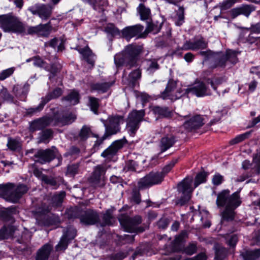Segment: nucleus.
<instances>
[{
    "label": "nucleus",
    "mask_w": 260,
    "mask_h": 260,
    "mask_svg": "<svg viewBox=\"0 0 260 260\" xmlns=\"http://www.w3.org/2000/svg\"><path fill=\"white\" fill-rule=\"evenodd\" d=\"M242 203L240 198L239 192L236 191L232 195L230 194L229 190H224L218 194L216 204L218 207H224L225 210L222 212V218L228 220L234 218L236 208Z\"/></svg>",
    "instance_id": "1"
},
{
    "label": "nucleus",
    "mask_w": 260,
    "mask_h": 260,
    "mask_svg": "<svg viewBox=\"0 0 260 260\" xmlns=\"http://www.w3.org/2000/svg\"><path fill=\"white\" fill-rule=\"evenodd\" d=\"M0 27L4 32L18 34L26 30L24 24L12 13L0 15Z\"/></svg>",
    "instance_id": "2"
},
{
    "label": "nucleus",
    "mask_w": 260,
    "mask_h": 260,
    "mask_svg": "<svg viewBox=\"0 0 260 260\" xmlns=\"http://www.w3.org/2000/svg\"><path fill=\"white\" fill-rule=\"evenodd\" d=\"M177 162V159L172 160L166 165L161 172H151L141 178L138 182L139 187L143 188L160 183Z\"/></svg>",
    "instance_id": "3"
},
{
    "label": "nucleus",
    "mask_w": 260,
    "mask_h": 260,
    "mask_svg": "<svg viewBox=\"0 0 260 260\" xmlns=\"http://www.w3.org/2000/svg\"><path fill=\"white\" fill-rule=\"evenodd\" d=\"M28 190L25 185L20 184L16 187L14 184L8 183L0 185V194L7 201L16 203Z\"/></svg>",
    "instance_id": "4"
},
{
    "label": "nucleus",
    "mask_w": 260,
    "mask_h": 260,
    "mask_svg": "<svg viewBox=\"0 0 260 260\" xmlns=\"http://www.w3.org/2000/svg\"><path fill=\"white\" fill-rule=\"evenodd\" d=\"M142 50H123L114 56V62L117 67L135 66L140 58Z\"/></svg>",
    "instance_id": "5"
},
{
    "label": "nucleus",
    "mask_w": 260,
    "mask_h": 260,
    "mask_svg": "<svg viewBox=\"0 0 260 260\" xmlns=\"http://www.w3.org/2000/svg\"><path fill=\"white\" fill-rule=\"evenodd\" d=\"M123 123V118L120 116L109 117L107 124L104 122L106 130L105 134L102 138L96 140L93 147L94 150L95 151L99 149L100 145L102 144L103 141L106 139L108 135L115 134L118 132L120 129V125Z\"/></svg>",
    "instance_id": "6"
},
{
    "label": "nucleus",
    "mask_w": 260,
    "mask_h": 260,
    "mask_svg": "<svg viewBox=\"0 0 260 260\" xmlns=\"http://www.w3.org/2000/svg\"><path fill=\"white\" fill-rule=\"evenodd\" d=\"M60 0H51V4H36L28 8V10L33 14L37 15L42 20H46L52 15L54 6Z\"/></svg>",
    "instance_id": "7"
},
{
    "label": "nucleus",
    "mask_w": 260,
    "mask_h": 260,
    "mask_svg": "<svg viewBox=\"0 0 260 260\" xmlns=\"http://www.w3.org/2000/svg\"><path fill=\"white\" fill-rule=\"evenodd\" d=\"M145 115L143 110L139 111L134 110L129 114L126 128L132 137H134L139 127V124L141 121L143 120Z\"/></svg>",
    "instance_id": "8"
},
{
    "label": "nucleus",
    "mask_w": 260,
    "mask_h": 260,
    "mask_svg": "<svg viewBox=\"0 0 260 260\" xmlns=\"http://www.w3.org/2000/svg\"><path fill=\"white\" fill-rule=\"evenodd\" d=\"M118 219L120 224L126 232L134 233L143 231V229H140L137 227L142 221L141 218L139 216L130 218L127 216L121 215Z\"/></svg>",
    "instance_id": "9"
},
{
    "label": "nucleus",
    "mask_w": 260,
    "mask_h": 260,
    "mask_svg": "<svg viewBox=\"0 0 260 260\" xmlns=\"http://www.w3.org/2000/svg\"><path fill=\"white\" fill-rule=\"evenodd\" d=\"M192 182V178H186L178 184V190L182 194L178 202V204L183 205L190 200L193 190L191 187Z\"/></svg>",
    "instance_id": "10"
},
{
    "label": "nucleus",
    "mask_w": 260,
    "mask_h": 260,
    "mask_svg": "<svg viewBox=\"0 0 260 260\" xmlns=\"http://www.w3.org/2000/svg\"><path fill=\"white\" fill-rule=\"evenodd\" d=\"M176 82L170 80L164 91L161 93L160 97L163 100L174 101L180 98L184 93L183 91L176 89Z\"/></svg>",
    "instance_id": "11"
},
{
    "label": "nucleus",
    "mask_w": 260,
    "mask_h": 260,
    "mask_svg": "<svg viewBox=\"0 0 260 260\" xmlns=\"http://www.w3.org/2000/svg\"><path fill=\"white\" fill-rule=\"evenodd\" d=\"M186 92L191 93L198 97L210 95L211 89L203 82H196L191 87L186 89Z\"/></svg>",
    "instance_id": "12"
},
{
    "label": "nucleus",
    "mask_w": 260,
    "mask_h": 260,
    "mask_svg": "<svg viewBox=\"0 0 260 260\" xmlns=\"http://www.w3.org/2000/svg\"><path fill=\"white\" fill-rule=\"evenodd\" d=\"M144 26L140 24L125 27L121 31V37L129 41L133 37L139 36L143 33Z\"/></svg>",
    "instance_id": "13"
},
{
    "label": "nucleus",
    "mask_w": 260,
    "mask_h": 260,
    "mask_svg": "<svg viewBox=\"0 0 260 260\" xmlns=\"http://www.w3.org/2000/svg\"><path fill=\"white\" fill-rule=\"evenodd\" d=\"M61 93L62 90L61 89H55L52 93L47 95L45 98H42L41 103L37 107L28 109L27 111V114H34L40 112L43 109L44 105L50 100L58 98Z\"/></svg>",
    "instance_id": "14"
},
{
    "label": "nucleus",
    "mask_w": 260,
    "mask_h": 260,
    "mask_svg": "<svg viewBox=\"0 0 260 260\" xmlns=\"http://www.w3.org/2000/svg\"><path fill=\"white\" fill-rule=\"evenodd\" d=\"M76 236V231L73 227H70L64 232L59 243L56 246V251L65 250L70 240L73 239Z\"/></svg>",
    "instance_id": "15"
},
{
    "label": "nucleus",
    "mask_w": 260,
    "mask_h": 260,
    "mask_svg": "<svg viewBox=\"0 0 260 260\" xmlns=\"http://www.w3.org/2000/svg\"><path fill=\"white\" fill-rule=\"evenodd\" d=\"M254 7L251 5H245L241 7L232 9L230 11L231 17L233 19L235 18L240 15H243L248 17L250 13L254 11Z\"/></svg>",
    "instance_id": "16"
},
{
    "label": "nucleus",
    "mask_w": 260,
    "mask_h": 260,
    "mask_svg": "<svg viewBox=\"0 0 260 260\" xmlns=\"http://www.w3.org/2000/svg\"><path fill=\"white\" fill-rule=\"evenodd\" d=\"M204 124V119L201 115H196L186 121L183 124L184 127L188 131L199 128Z\"/></svg>",
    "instance_id": "17"
},
{
    "label": "nucleus",
    "mask_w": 260,
    "mask_h": 260,
    "mask_svg": "<svg viewBox=\"0 0 260 260\" xmlns=\"http://www.w3.org/2000/svg\"><path fill=\"white\" fill-rule=\"evenodd\" d=\"M124 144V141L122 140H119L115 141L101 154V155L108 159L111 158L115 155L117 151L122 147Z\"/></svg>",
    "instance_id": "18"
},
{
    "label": "nucleus",
    "mask_w": 260,
    "mask_h": 260,
    "mask_svg": "<svg viewBox=\"0 0 260 260\" xmlns=\"http://www.w3.org/2000/svg\"><path fill=\"white\" fill-rule=\"evenodd\" d=\"M56 149L54 147L52 150H40L36 154V156L39 158L38 161L44 164L53 159L56 155Z\"/></svg>",
    "instance_id": "19"
},
{
    "label": "nucleus",
    "mask_w": 260,
    "mask_h": 260,
    "mask_svg": "<svg viewBox=\"0 0 260 260\" xmlns=\"http://www.w3.org/2000/svg\"><path fill=\"white\" fill-rule=\"evenodd\" d=\"M207 42L202 37H196L192 42H186L185 49H205L207 47Z\"/></svg>",
    "instance_id": "20"
},
{
    "label": "nucleus",
    "mask_w": 260,
    "mask_h": 260,
    "mask_svg": "<svg viewBox=\"0 0 260 260\" xmlns=\"http://www.w3.org/2000/svg\"><path fill=\"white\" fill-rule=\"evenodd\" d=\"M105 171L102 166H98L95 167L92 176L91 182L96 186H101L104 184V177L103 175Z\"/></svg>",
    "instance_id": "21"
},
{
    "label": "nucleus",
    "mask_w": 260,
    "mask_h": 260,
    "mask_svg": "<svg viewBox=\"0 0 260 260\" xmlns=\"http://www.w3.org/2000/svg\"><path fill=\"white\" fill-rule=\"evenodd\" d=\"M98 220V215L93 211H87L80 217L81 222L86 225L93 224Z\"/></svg>",
    "instance_id": "22"
},
{
    "label": "nucleus",
    "mask_w": 260,
    "mask_h": 260,
    "mask_svg": "<svg viewBox=\"0 0 260 260\" xmlns=\"http://www.w3.org/2000/svg\"><path fill=\"white\" fill-rule=\"evenodd\" d=\"M114 83V81L108 82L104 80L102 82H98L91 85V89L92 91H96L99 93H104L107 91L109 88Z\"/></svg>",
    "instance_id": "23"
},
{
    "label": "nucleus",
    "mask_w": 260,
    "mask_h": 260,
    "mask_svg": "<svg viewBox=\"0 0 260 260\" xmlns=\"http://www.w3.org/2000/svg\"><path fill=\"white\" fill-rule=\"evenodd\" d=\"M51 123V119L49 117H43L34 120L30 124V129L32 131H38L42 129Z\"/></svg>",
    "instance_id": "24"
},
{
    "label": "nucleus",
    "mask_w": 260,
    "mask_h": 260,
    "mask_svg": "<svg viewBox=\"0 0 260 260\" xmlns=\"http://www.w3.org/2000/svg\"><path fill=\"white\" fill-rule=\"evenodd\" d=\"M162 25V22H161L159 24H158L157 22H156V23L153 22H148L146 29L143 31L142 34H141L139 37L145 38L147 34L150 32H153L154 34L158 33L160 31Z\"/></svg>",
    "instance_id": "25"
},
{
    "label": "nucleus",
    "mask_w": 260,
    "mask_h": 260,
    "mask_svg": "<svg viewBox=\"0 0 260 260\" xmlns=\"http://www.w3.org/2000/svg\"><path fill=\"white\" fill-rule=\"evenodd\" d=\"M53 246L50 244H45L38 252L36 260H47L52 249Z\"/></svg>",
    "instance_id": "26"
},
{
    "label": "nucleus",
    "mask_w": 260,
    "mask_h": 260,
    "mask_svg": "<svg viewBox=\"0 0 260 260\" xmlns=\"http://www.w3.org/2000/svg\"><path fill=\"white\" fill-rule=\"evenodd\" d=\"M66 40L62 38H54L49 41L45 43V47L55 48L57 47V49H64Z\"/></svg>",
    "instance_id": "27"
},
{
    "label": "nucleus",
    "mask_w": 260,
    "mask_h": 260,
    "mask_svg": "<svg viewBox=\"0 0 260 260\" xmlns=\"http://www.w3.org/2000/svg\"><path fill=\"white\" fill-rule=\"evenodd\" d=\"M137 10L140 15L141 20H147L151 18V10L149 8L146 7L144 4H140L137 8Z\"/></svg>",
    "instance_id": "28"
},
{
    "label": "nucleus",
    "mask_w": 260,
    "mask_h": 260,
    "mask_svg": "<svg viewBox=\"0 0 260 260\" xmlns=\"http://www.w3.org/2000/svg\"><path fill=\"white\" fill-rule=\"evenodd\" d=\"M38 36L43 37H48L51 32L53 28L50 21H49L46 24L38 25Z\"/></svg>",
    "instance_id": "29"
},
{
    "label": "nucleus",
    "mask_w": 260,
    "mask_h": 260,
    "mask_svg": "<svg viewBox=\"0 0 260 260\" xmlns=\"http://www.w3.org/2000/svg\"><path fill=\"white\" fill-rule=\"evenodd\" d=\"M79 53L82 55L84 59L91 67L94 66L95 56L91 50H79Z\"/></svg>",
    "instance_id": "30"
},
{
    "label": "nucleus",
    "mask_w": 260,
    "mask_h": 260,
    "mask_svg": "<svg viewBox=\"0 0 260 260\" xmlns=\"http://www.w3.org/2000/svg\"><path fill=\"white\" fill-rule=\"evenodd\" d=\"M104 31L112 38H114L116 36L121 37V31L113 23H108L104 27Z\"/></svg>",
    "instance_id": "31"
},
{
    "label": "nucleus",
    "mask_w": 260,
    "mask_h": 260,
    "mask_svg": "<svg viewBox=\"0 0 260 260\" xmlns=\"http://www.w3.org/2000/svg\"><path fill=\"white\" fill-rule=\"evenodd\" d=\"M174 139L171 136H167L162 138L160 147L162 151H165L170 148L174 143Z\"/></svg>",
    "instance_id": "32"
},
{
    "label": "nucleus",
    "mask_w": 260,
    "mask_h": 260,
    "mask_svg": "<svg viewBox=\"0 0 260 260\" xmlns=\"http://www.w3.org/2000/svg\"><path fill=\"white\" fill-rule=\"evenodd\" d=\"M141 76V72L139 70H136L129 75V79L127 84L132 87L135 86L136 80L139 79Z\"/></svg>",
    "instance_id": "33"
},
{
    "label": "nucleus",
    "mask_w": 260,
    "mask_h": 260,
    "mask_svg": "<svg viewBox=\"0 0 260 260\" xmlns=\"http://www.w3.org/2000/svg\"><path fill=\"white\" fill-rule=\"evenodd\" d=\"M153 113L159 116L168 117L170 116L171 112L167 107H154L153 108Z\"/></svg>",
    "instance_id": "34"
},
{
    "label": "nucleus",
    "mask_w": 260,
    "mask_h": 260,
    "mask_svg": "<svg viewBox=\"0 0 260 260\" xmlns=\"http://www.w3.org/2000/svg\"><path fill=\"white\" fill-rule=\"evenodd\" d=\"M114 222V219L112 216V212L110 210H107L103 215L102 226L112 225Z\"/></svg>",
    "instance_id": "35"
},
{
    "label": "nucleus",
    "mask_w": 260,
    "mask_h": 260,
    "mask_svg": "<svg viewBox=\"0 0 260 260\" xmlns=\"http://www.w3.org/2000/svg\"><path fill=\"white\" fill-rule=\"evenodd\" d=\"M187 233L186 232H182L180 235L176 236L174 241V246L177 250H180V246L184 242L185 239L187 237Z\"/></svg>",
    "instance_id": "36"
},
{
    "label": "nucleus",
    "mask_w": 260,
    "mask_h": 260,
    "mask_svg": "<svg viewBox=\"0 0 260 260\" xmlns=\"http://www.w3.org/2000/svg\"><path fill=\"white\" fill-rule=\"evenodd\" d=\"M52 132L50 129L43 131L39 138L38 143H47L52 137Z\"/></svg>",
    "instance_id": "37"
},
{
    "label": "nucleus",
    "mask_w": 260,
    "mask_h": 260,
    "mask_svg": "<svg viewBox=\"0 0 260 260\" xmlns=\"http://www.w3.org/2000/svg\"><path fill=\"white\" fill-rule=\"evenodd\" d=\"M13 229L12 226L4 227L0 230V240L7 239L13 236Z\"/></svg>",
    "instance_id": "38"
},
{
    "label": "nucleus",
    "mask_w": 260,
    "mask_h": 260,
    "mask_svg": "<svg viewBox=\"0 0 260 260\" xmlns=\"http://www.w3.org/2000/svg\"><path fill=\"white\" fill-rule=\"evenodd\" d=\"M184 10L185 8L183 6H179L178 10L177 12L176 15L177 20L175 22L177 26L181 25L184 22Z\"/></svg>",
    "instance_id": "39"
},
{
    "label": "nucleus",
    "mask_w": 260,
    "mask_h": 260,
    "mask_svg": "<svg viewBox=\"0 0 260 260\" xmlns=\"http://www.w3.org/2000/svg\"><path fill=\"white\" fill-rule=\"evenodd\" d=\"M66 100L69 102L70 104L75 105L79 103V96L77 92L72 91L66 98Z\"/></svg>",
    "instance_id": "40"
},
{
    "label": "nucleus",
    "mask_w": 260,
    "mask_h": 260,
    "mask_svg": "<svg viewBox=\"0 0 260 260\" xmlns=\"http://www.w3.org/2000/svg\"><path fill=\"white\" fill-rule=\"evenodd\" d=\"M34 60V64L36 66L42 67L44 68L46 70L49 71L52 73H53L54 71L53 69L50 67L46 65V63L40 58L38 57H35L33 58Z\"/></svg>",
    "instance_id": "41"
},
{
    "label": "nucleus",
    "mask_w": 260,
    "mask_h": 260,
    "mask_svg": "<svg viewBox=\"0 0 260 260\" xmlns=\"http://www.w3.org/2000/svg\"><path fill=\"white\" fill-rule=\"evenodd\" d=\"M260 256V249L247 251L245 258L247 260H255Z\"/></svg>",
    "instance_id": "42"
},
{
    "label": "nucleus",
    "mask_w": 260,
    "mask_h": 260,
    "mask_svg": "<svg viewBox=\"0 0 260 260\" xmlns=\"http://www.w3.org/2000/svg\"><path fill=\"white\" fill-rule=\"evenodd\" d=\"M207 175L208 174L205 172H201L198 174L195 178L194 188L200 184L205 182Z\"/></svg>",
    "instance_id": "43"
},
{
    "label": "nucleus",
    "mask_w": 260,
    "mask_h": 260,
    "mask_svg": "<svg viewBox=\"0 0 260 260\" xmlns=\"http://www.w3.org/2000/svg\"><path fill=\"white\" fill-rule=\"evenodd\" d=\"M99 101L96 98L93 97L89 98V105L91 110L95 114H98V109L99 106Z\"/></svg>",
    "instance_id": "44"
},
{
    "label": "nucleus",
    "mask_w": 260,
    "mask_h": 260,
    "mask_svg": "<svg viewBox=\"0 0 260 260\" xmlns=\"http://www.w3.org/2000/svg\"><path fill=\"white\" fill-rule=\"evenodd\" d=\"M41 180L43 182L52 186L53 188H56L57 183L54 178L46 175H42Z\"/></svg>",
    "instance_id": "45"
},
{
    "label": "nucleus",
    "mask_w": 260,
    "mask_h": 260,
    "mask_svg": "<svg viewBox=\"0 0 260 260\" xmlns=\"http://www.w3.org/2000/svg\"><path fill=\"white\" fill-rule=\"evenodd\" d=\"M7 146L11 150H16L20 148L21 144L16 139H9L7 143Z\"/></svg>",
    "instance_id": "46"
},
{
    "label": "nucleus",
    "mask_w": 260,
    "mask_h": 260,
    "mask_svg": "<svg viewBox=\"0 0 260 260\" xmlns=\"http://www.w3.org/2000/svg\"><path fill=\"white\" fill-rule=\"evenodd\" d=\"M64 197L65 192L64 191H61L59 193L54 195L52 198L53 204L56 206L60 205Z\"/></svg>",
    "instance_id": "47"
},
{
    "label": "nucleus",
    "mask_w": 260,
    "mask_h": 260,
    "mask_svg": "<svg viewBox=\"0 0 260 260\" xmlns=\"http://www.w3.org/2000/svg\"><path fill=\"white\" fill-rule=\"evenodd\" d=\"M224 81L223 78H214L208 80L209 83L214 90H217V86Z\"/></svg>",
    "instance_id": "48"
},
{
    "label": "nucleus",
    "mask_w": 260,
    "mask_h": 260,
    "mask_svg": "<svg viewBox=\"0 0 260 260\" xmlns=\"http://www.w3.org/2000/svg\"><path fill=\"white\" fill-rule=\"evenodd\" d=\"M231 50H228L226 51V55L223 57L222 60H223L224 62L226 60H229L233 63H235L237 61L236 55L235 53H231Z\"/></svg>",
    "instance_id": "49"
},
{
    "label": "nucleus",
    "mask_w": 260,
    "mask_h": 260,
    "mask_svg": "<svg viewBox=\"0 0 260 260\" xmlns=\"http://www.w3.org/2000/svg\"><path fill=\"white\" fill-rule=\"evenodd\" d=\"M239 0H225L220 6L221 10H226L231 8Z\"/></svg>",
    "instance_id": "50"
},
{
    "label": "nucleus",
    "mask_w": 260,
    "mask_h": 260,
    "mask_svg": "<svg viewBox=\"0 0 260 260\" xmlns=\"http://www.w3.org/2000/svg\"><path fill=\"white\" fill-rule=\"evenodd\" d=\"M127 256V253L124 252H120L119 253L112 254L107 257L105 260H122Z\"/></svg>",
    "instance_id": "51"
},
{
    "label": "nucleus",
    "mask_w": 260,
    "mask_h": 260,
    "mask_svg": "<svg viewBox=\"0 0 260 260\" xmlns=\"http://www.w3.org/2000/svg\"><path fill=\"white\" fill-rule=\"evenodd\" d=\"M91 133L90 129L87 126H83L81 129L79 137L81 140H85L90 136Z\"/></svg>",
    "instance_id": "52"
},
{
    "label": "nucleus",
    "mask_w": 260,
    "mask_h": 260,
    "mask_svg": "<svg viewBox=\"0 0 260 260\" xmlns=\"http://www.w3.org/2000/svg\"><path fill=\"white\" fill-rule=\"evenodd\" d=\"M249 135V133H248L239 135L236 137L234 139H232L230 141V143L232 145L239 143L246 139L248 137Z\"/></svg>",
    "instance_id": "53"
},
{
    "label": "nucleus",
    "mask_w": 260,
    "mask_h": 260,
    "mask_svg": "<svg viewBox=\"0 0 260 260\" xmlns=\"http://www.w3.org/2000/svg\"><path fill=\"white\" fill-rule=\"evenodd\" d=\"M75 118V115L70 114L69 115L63 117L60 122L63 125L68 124L71 123Z\"/></svg>",
    "instance_id": "54"
},
{
    "label": "nucleus",
    "mask_w": 260,
    "mask_h": 260,
    "mask_svg": "<svg viewBox=\"0 0 260 260\" xmlns=\"http://www.w3.org/2000/svg\"><path fill=\"white\" fill-rule=\"evenodd\" d=\"M14 71V70L13 68L4 70L0 74V80H4L9 77L13 73Z\"/></svg>",
    "instance_id": "55"
},
{
    "label": "nucleus",
    "mask_w": 260,
    "mask_h": 260,
    "mask_svg": "<svg viewBox=\"0 0 260 260\" xmlns=\"http://www.w3.org/2000/svg\"><path fill=\"white\" fill-rule=\"evenodd\" d=\"M136 96L138 100H140L143 103V104L147 102L150 98L147 94L143 92H136Z\"/></svg>",
    "instance_id": "56"
},
{
    "label": "nucleus",
    "mask_w": 260,
    "mask_h": 260,
    "mask_svg": "<svg viewBox=\"0 0 260 260\" xmlns=\"http://www.w3.org/2000/svg\"><path fill=\"white\" fill-rule=\"evenodd\" d=\"M148 65L149 66L147 68V72L149 74H151L154 72L155 70L158 69V64L156 61H151L148 62Z\"/></svg>",
    "instance_id": "57"
},
{
    "label": "nucleus",
    "mask_w": 260,
    "mask_h": 260,
    "mask_svg": "<svg viewBox=\"0 0 260 260\" xmlns=\"http://www.w3.org/2000/svg\"><path fill=\"white\" fill-rule=\"evenodd\" d=\"M223 181V177L219 174H216L212 178V182L215 185H218Z\"/></svg>",
    "instance_id": "58"
},
{
    "label": "nucleus",
    "mask_w": 260,
    "mask_h": 260,
    "mask_svg": "<svg viewBox=\"0 0 260 260\" xmlns=\"http://www.w3.org/2000/svg\"><path fill=\"white\" fill-rule=\"evenodd\" d=\"M185 252L188 255H192L196 251V246L194 244H190L184 249Z\"/></svg>",
    "instance_id": "59"
},
{
    "label": "nucleus",
    "mask_w": 260,
    "mask_h": 260,
    "mask_svg": "<svg viewBox=\"0 0 260 260\" xmlns=\"http://www.w3.org/2000/svg\"><path fill=\"white\" fill-rule=\"evenodd\" d=\"M251 32L253 33H260V22L251 25L250 28H247Z\"/></svg>",
    "instance_id": "60"
},
{
    "label": "nucleus",
    "mask_w": 260,
    "mask_h": 260,
    "mask_svg": "<svg viewBox=\"0 0 260 260\" xmlns=\"http://www.w3.org/2000/svg\"><path fill=\"white\" fill-rule=\"evenodd\" d=\"M132 200L136 204H139L141 201L139 192L136 190L133 191L132 192Z\"/></svg>",
    "instance_id": "61"
},
{
    "label": "nucleus",
    "mask_w": 260,
    "mask_h": 260,
    "mask_svg": "<svg viewBox=\"0 0 260 260\" xmlns=\"http://www.w3.org/2000/svg\"><path fill=\"white\" fill-rule=\"evenodd\" d=\"M78 170V166L76 165H72L69 166L67 169V172L71 175H75Z\"/></svg>",
    "instance_id": "62"
},
{
    "label": "nucleus",
    "mask_w": 260,
    "mask_h": 260,
    "mask_svg": "<svg viewBox=\"0 0 260 260\" xmlns=\"http://www.w3.org/2000/svg\"><path fill=\"white\" fill-rule=\"evenodd\" d=\"M38 25L36 26H30L27 29V34L31 35H37L38 36Z\"/></svg>",
    "instance_id": "63"
},
{
    "label": "nucleus",
    "mask_w": 260,
    "mask_h": 260,
    "mask_svg": "<svg viewBox=\"0 0 260 260\" xmlns=\"http://www.w3.org/2000/svg\"><path fill=\"white\" fill-rule=\"evenodd\" d=\"M253 162L254 164V167H256L258 170H260V155L256 154L253 157ZM259 173V170L258 171Z\"/></svg>",
    "instance_id": "64"
}]
</instances>
